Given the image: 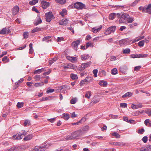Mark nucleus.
Wrapping results in <instances>:
<instances>
[{"label":"nucleus","instance_id":"nucleus-1","mask_svg":"<svg viewBox=\"0 0 151 151\" xmlns=\"http://www.w3.org/2000/svg\"><path fill=\"white\" fill-rule=\"evenodd\" d=\"M83 134L81 130H78L72 132L70 135L67 136L65 138L66 140H71L77 139L79 138Z\"/></svg>","mask_w":151,"mask_h":151},{"label":"nucleus","instance_id":"nucleus-2","mask_svg":"<svg viewBox=\"0 0 151 151\" xmlns=\"http://www.w3.org/2000/svg\"><path fill=\"white\" fill-rule=\"evenodd\" d=\"M27 132L25 131H22L20 134L18 133L13 136V139H14L20 140L23 137V135L25 136L27 134Z\"/></svg>","mask_w":151,"mask_h":151},{"label":"nucleus","instance_id":"nucleus-3","mask_svg":"<svg viewBox=\"0 0 151 151\" xmlns=\"http://www.w3.org/2000/svg\"><path fill=\"white\" fill-rule=\"evenodd\" d=\"M128 14L127 13H120L119 21L120 23H122L125 22L128 17Z\"/></svg>","mask_w":151,"mask_h":151},{"label":"nucleus","instance_id":"nucleus-4","mask_svg":"<svg viewBox=\"0 0 151 151\" xmlns=\"http://www.w3.org/2000/svg\"><path fill=\"white\" fill-rule=\"evenodd\" d=\"M116 27L115 26H111L107 29L104 32V34L106 35H108L111 33H114L115 31Z\"/></svg>","mask_w":151,"mask_h":151},{"label":"nucleus","instance_id":"nucleus-5","mask_svg":"<svg viewBox=\"0 0 151 151\" xmlns=\"http://www.w3.org/2000/svg\"><path fill=\"white\" fill-rule=\"evenodd\" d=\"M46 20L48 22H50L54 16L51 12L45 13Z\"/></svg>","mask_w":151,"mask_h":151},{"label":"nucleus","instance_id":"nucleus-6","mask_svg":"<svg viewBox=\"0 0 151 151\" xmlns=\"http://www.w3.org/2000/svg\"><path fill=\"white\" fill-rule=\"evenodd\" d=\"M74 7L75 8L82 9L85 7V6L84 4L80 2H77L75 3L74 4Z\"/></svg>","mask_w":151,"mask_h":151},{"label":"nucleus","instance_id":"nucleus-7","mask_svg":"<svg viewBox=\"0 0 151 151\" xmlns=\"http://www.w3.org/2000/svg\"><path fill=\"white\" fill-rule=\"evenodd\" d=\"M10 32L11 31L9 28L4 27L0 31V34L3 35L5 34H8L10 33Z\"/></svg>","mask_w":151,"mask_h":151},{"label":"nucleus","instance_id":"nucleus-8","mask_svg":"<svg viewBox=\"0 0 151 151\" xmlns=\"http://www.w3.org/2000/svg\"><path fill=\"white\" fill-rule=\"evenodd\" d=\"M143 12L151 14V4H148L147 7H143Z\"/></svg>","mask_w":151,"mask_h":151},{"label":"nucleus","instance_id":"nucleus-9","mask_svg":"<svg viewBox=\"0 0 151 151\" xmlns=\"http://www.w3.org/2000/svg\"><path fill=\"white\" fill-rule=\"evenodd\" d=\"M91 62H89L86 63H84L81 64L79 70H83L86 68L88 67L91 64Z\"/></svg>","mask_w":151,"mask_h":151},{"label":"nucleus","instance_id":"nucleus-10","mask_svg":"<svg viewBox=\"0 0 151 151\" xmlns=\"http://www.w3.org/2000/svg\"><path fill=\"white\" fill-rule=\"evenodd\" d=\"M19 8L17 6H14L12 9V14L15 15H16L19 12Z\"/></svg>","mask_w":151,"mask_h":151},{"label":"nucleus","instance_id":"nucleus-11","mask_svg":"<svg viewBox=\"0 0 151 151\" xmlns=\"http://www.w3.org/2000/svg\"><path fill=\"white\" fill-rule=\"evenodd\" d=\"M119 15L120 13H118L116 14L114 13H111L109 16V19L111 20H113L116 17H119Z\"/></svg>","mask_w":151,"mask_h":151},{"label":"nucleus","instance_id":"nucleus-12","mask_svg":"<svg viewBox=\"0 0 151 151\" xmlns=\"http://www.w3.org/2000/svg\"><path fill=\"white\" fill-rule=\"evenodd\" d=\"M80 41L79 40H77L73 42L72 44V46L74 48L75 50H77L78 46L80 44Z\"/></svg>","mask_w":151,"mask_h":151},{"label":"nucleus","instance_id":"nucleus-13","mask_svg":"<svg viewBox=\"0 0 151 151\" xmlns=\"http://www.w3.org/2000/svg\"><path fill=\"white\" fill-rule=\"evenodd\" d=\"M68 20L65 18H64L60 20L59 24L60 25H66L68 23Z\"/></svg>","mask_w":151,"mask_h":151},{"label":"nucleus","instance_id":"nucleus-14","mask_svg":"<svg viewBox=\"0 0 151 151\" xmlns=\"http://www.w3.org/2000/svg\"><path fill=\"white\" fill-rule=\"evenodd\" d=\"M41 5L43 8L45 9L49 6L50 4L48 2L42 1L41 2Z\"/></svg>","mask_w":151,"mask_h":151},{"label":"nucleus","instance_id":"nucleus-15","mask_svg":"<svg viewBox=\"0 0 151 151\" xmlns=\"http://www.w3.org/2000/svg\"><path fill=\"white\" fill-rule=\"evenodd\" d=\"M46 145L42 146H36L35 148V151H44V150H42V149L46 148Z\"/></svg>","mask_w":151,"mask_h":151},{"label":"nucleus","instance_id":"nucleus-16","mask_svg":"<svg viewBox=\"0 0 151 151\" xmlns=\"http://www.w3.org/2000/svg\"><path fill=\"white\" fill-rule=\"evenodd\" d=\"M76 68V67L74 66L73 64L72 63H69L68 64L67 66H64V68L65 69H66L68 68H71L75 69Z\"/></svg>","mask_w":151,"mask_h":151},{"label":"nucleus","instance_id":"nucleus-17","mask_svg":"<svg viewBox=\"0 0 151 151\" xmlns=\"http://www.w3.org/2000/svg\"><path fill=\"white\" fill-rule=\"evenodd\" d=\"M33 137L34 135L32 134H30L27 135L24 138L23 140L24 141L29 140L31 139Z\"/></svg>","mask_w":151,"mask_h":151},{"label":"nucleus","instance_id":"nucleus-18","mask_svg":"<svg viewBox=\"0 0 151 151\" xmlns=\"http://www.w3.org/2000/svg\"><path fill=\"white\" fill-rule=\"evenodd\" d=\"M110 143L111 145H113L115 146H123L124 145V144L123 143L120 142H110Z\"/></svg>","mask_w":151,"mask_h":151},{"label":"nucleus","instance_id":"nucleus-19","mask_svg":"<svg viewBox=\"0 0 151 151\" xmlns=\"http://www.w3.org/2000/svg\"><path fill=\"white\" fill-rule=\"evenodd\" d=\"M86 119L85 118H83L81 119V120L80 121L76 123H72L71 124L73 125H77L79 124H80L81 123V122H82V121L85 122L86 121Z\"/></svg>","mask_w":151,"mask_h":151},{"label":"nucleus","instance_id":"nucleus-20","mask_svg":"<svg viewBox=\"0 0 151 151\" xmlns=\"http://www.w3.org/2000/svg\"><path fill=\"white\" fill-rule=\"evenodd\" d=\"M99 84L101 86L103 87H106L107 84V83L106 81H104V80H102L100 81L99 83Z\"/></svg>","mask_w":151,"mask_h":151},{"label":"nucleus","instance_id":"nucleus-21","mask_svg":"<svg viewBox=\"0 0 151 151\" xmlns=\"http://www.w3.org/2000/svg\"><path fill=\"white\" fill-rule=\"evenodd\" d=\"M62 118L65 120H68L70 118V115L68 114L63 113L62 114Z\"/></svg>","mask_w":151,"mask_h":151},{"label":"nucleus","instance_id":"nucleus-22","mask_svg":"<svg viewBox=\"0 0 151 151\" xmlns=\"http://www.w3.org/2000/svg\"><path fill=\"white\" fill-rule=\"evenodd\" d=\"M51 40V38L50 36H47L44 37L42 40L43 41H45L46 42H48Z\"/></svg>","mask_w":151,"mask_h":151},{"label":"nucleus","instance_id":"nucleus-23","mask_svg":"<svg viewBox=\"0 0 151 151\" xmlns=\"http://www.w3.org/2000/svg\"><path fill=\"white\" fill-rule=\"evenodd\" d=\"M67 14V11L65 9H63L62 11L60 12V14L63 17L65 15Z\"/></svg>","mask_w":151,"mask_h":151},{"label":"nucleus","instance_id":"nucleus-24","mask_svg":"<svg viewBox=\"0 0 151 151\" xmlns=\"http://www.w3.org/2000/svg\"><path fill=\"white\" fill-rule=\"evenodd\" d=\"M68 60L72 63H74L77 60V58L76 57H72L70 56H68L67 57Z\"/></svg>","mask_w":151,"mask_h":151},{"label":"nucleus","instance_id":"nucleus-25","mask_svg":"<svg viewBox=\"0 0 151 151\" xmlns=\"http://www.w3.org/2000/svg\"><path fill=\"white\" fill-rule=\"evenodd\" d=\"M132 93L130 92H128L126 93L124 95L122 96V98H124L127 97H130L132 96Z\"/></svg>","mask_w":151,"mask_h":151},{"label":"nucleus","instance_id":"nucleus-26","mask_svg":"<svg viewBox=\"0 0 151 151\" xmlns=\"http://www.w3.org/2000/svg\"><path fill=\"white\" fill-rule=\"evenodd\" d=\"M42 22L41 19L39 17H37L36 22L34 24L35 25H37L38 24L41 23Z\"/></svg>","mask_w":151,"mask_h":151},{"label":"nucleus","instance_id":"nucleus-27","mask_svg":"<svg viewBox=\"0 0 151 151\" xmlns=\"http://www.w3.org/2000/svg\"><path fill=\"white\" fill-rule=\"evenodd\" d=\"M89 58V56L88 55L83 54L81 56V58L83 60L88 59Z\"/></svg>","mask_w":151,"mask_h":151},{"label":"nucleus","instance_id":"nucleus-28","mask_svg":"<svg viewBox=\"0 0 151 151\" xmlns=\"http://www.w3.org/2000/svg\"><path fill=\"white\" fill-rule=\"evenodd\" d=\"M134 20V18L132 17H130L129 15H128V18L127 19L126 22H127L128 23H132Z\"/></svg>","mask_w":151,"mask_h":151},{"label":"nucleus","instance_id":"nucleus-29","mask_svg":"<svg viewBox=\"0 0 151 151\" xmlns=\"http://www.w3.org/2000/svg\"><path fill=\"white\" fill-rule=\"evenodd\" d=\"M45 68H42L41 69H38L35 71L34 72V73L35 74H36L37 73H40L42 72V71H45L44 70Z\"/></svg>","mask_w":151,"mask_h":151},{"label":"nucleus","instance_id":"nucleus-30","mask_svg":"<svg viewBox=\"0 0 151 151\" xmlns=\"http://www.w3.org/2000/svg\"><path fill=\"white\" fill-rule=\"evenodd\" d=\"M44 85V83L43 82L36 83L34 84V86L35 87H41Z\"/></svg>","mask_w":151,"mask_h":151},{"label":"nucleus","instance_id":"nucleus-31","mask_svg":"<svg viewBox=\"0 0 151 151\" xmlns=\"http://www.w3.org/2000/svg\"><path fill=\"white\" fill-rule=\"evenodd\" d=\"M102 28V26H100V27L97 28H93L92 29V31L94 33H96L97 32L99 31Z\"/></svg>","mask_w":151,"mask_h":151},{"label":"nucleus","instance_id":"nucleus-32","mask_svg":"<svg viewBox=\"0 0 151 151\" xmlns=\"http://www.w3.org/2000/svg\"><path fill=\"white\" fill-rule=\"evenodd\" d=\"M93 79L91 77H86L84 79V81L86 83L92 81Z\"/></svg>","mask_w":151,"mask_h":151},{"label":"nucleus","instance_id":"nucleus-33","mask_svg":"<svg viewBox=\"0 0 151 151\" xmlns=\"http://www.w3.org/2000/svg\"><path fill=\"white\" fill-rule=\"evenodd\" d=\"M150 120L149 119H147L145 121V124L148 127L151 126V123L150 122Z\"/></svg>","mask_w":151,"mask_h":151},{"label":"nucleus","instance_id":"nucleus-34","mask_svg":"<svg viewBox=\"0 0 151 151\" xmlns=\"http://www.w3.org/2000/svg\"><path fill=\"white\" fill-rule=\"evenodd\" d=\"M111 135L112 136H114L116 138H119L120 137V135L117 132H114L111 134Z\"/></svg>","mask_w":151,"mask_h":151},{"label":"nucleus","instance_id":"nucleus-35","mask_svg":"<svg viewBox=\"0 0 151 151\" xmlns=\"http://www.w3.org/2000/svg\"><path fill=\"white\" fill-rule=\"evenodd\" d=\"M19 147L17 146H14L9 149L10 151H17L19 150L18 148Z\"/></svg>","mask_w":151,"mask_h":151},{"label":"nucleus","instance_id":"nucleus-36","mask_svg":"<svg viewBox=\"0 0 151 151\" xmlns=\"http://www.w3.org/2000/svg\"><path fill=\"white\" fill-rule=\"evenodd\" d=\"M70 76L71 79L73 80H77L78 78V77L76 75L72 73L70 74Z\"/></svg>","mask_w":151,"mask_h":151},{"label":"nucleus","instance_id":"nucleus-37","mask_svg":"<svg viewBox=\"0 0 151 151\" xmlns=\"http://www.w3.org/2000/svg\"><path fill=\"white\" fill-rule=\"evenodd\" d=\"M91 95V92L90 91H88L86 92V94L85 95V97L89 99L90 98V96Z\"/></svg>","mask_w":151,"mask_h":151},{"label":"nucleus","instance_id":"nucleus-38","mask_svg":"<svg viewBox=\"0 0 151 151\" xmlns=\"http://www.w3.org/2000/svg\"><path fill=\"white\" fill-rule=\"evenodd\" d=\"M38 0H33L29 1V4L31 5H35L38 2Z\"/></svg>","mask_w":151,"mask_h":151},{"label":"nucleus","instance_id":"nucleus-39","mask_svg":"<svg viewBox=\"0 0 151 151\" xmlns=\"http://www.w3.org/2000/svg\"><path fill=\"white\" fill-rule=\"evenodd\" d=\"M130 52L129 49L127 48L123 50V53L124 54H129Z\"/></svg>","mask_w":151,"mask_h":151},{"label":"nucleus","instance_id":"nucleus-40","mask_svg":"<svg viewBox=\"0 0 151 151\" xmlns=\"http://www.w3.org/2000/svg\"><path fill=\"white\" fill-rule=\"evenodd\" d=\"M41 30V28H38L37 27H36V28L33 29L32 31V33H35L37 32L40 31Z\"/></svg>","mask_w":151,"mask_h":151},{"label":"nucleus","instance_id":"nucleus-41","mask_svg":"<svg viewBox=\"0 0 151 151\" xmlns=\"http://www.w3.org/2000/svg\"><path fill=\"white\" fill-rule=\"evenodd\" d=\"M57 59V58L56 57H54V58L50 60L49 61V64L51 65L53 63L55 62Z\"/></svg>","mask_w":151,"mask_h":151},{"label":"nucleus","instance_id":"nucleus-42","mask_svg":"<svg viewBox=\"0 0 151 151\" xmlns=\"http://www.w3.org/2000/svg\"><path fill=\"white\" fill-rule=\"evenodd\" d=\"M24 106V103L22 102H18L17 104V108L18 109L21 108V107H23Z\"/></svg>","mask_w":151,"mask_h":151},{"label":"nucleus","instance_id":"nucleus-43","mask_svg":"<svg viewBox=\"0 0 151 151\" xmlns=\"http://www.w3.org/2000/svg\"><path fill=\"white\" fill-rule=\"evenodd\" d=\"M100 99H97L96 100L93 101V102H91L90 104L91 105H93L94 104H96L99 102Z\"/></svg>","mask_w":151,"mask_h":151},{"label":"nucleus","instance_id":"nucleus-44","mask_svg":"<svg viewBox=\"0 0 151 151\" xmlns=\"http://www.w3.org/2000/svg\"><path fill=\"white\" fill-rule=\"evenodd\" d=\"M144 36H143L142 37L139 36L138 37L136 38L133 41V42H136L137 41L141 39H142L144 38Z\"/></svg>","mask_w":151,"mask_h":151},{"label":"nucleus","instance_id":"nucleus-45","mask_svg":"<svg viewBox=\"0 0 151 151\" xmlns=\"http://www.w3.org/2000/svg\"><path fill=\"white\" fill-rule=\"evenodd\" d=\"M57 3L61 4H64L66 2V0H55Z\"/></svg>","mask_w":151,"mask_h":151},{"label":"nucleus","instance_id":"nucleus-46","mask_svg":"<svg viewBox=\"0 0 151 151\" xmlns=\"http://www.w3.org/2000/svg\"><path fill=\"white\" fill-rule=\"evenodd\" d=\"M111 74L113 75H115L117 73V70L115 68L111 70Z\"/></svg>","mask_w":151,"mask_h":151},{"label":"nucleus","instance_id":"nucleus-47","mask_svg":"<svg viewBox=\"0 0 151 151\" xmlns=\"http://www.w3.org/2000/svg\"><path fill=\"white\" fill-rule=\"evenodd\" d=\"M93 43L91 42H88L86 43V48H87L89 47H93Z\"/></svg>","mask_w":151,"mask_h":151},{"label":"nucleus","instance_id":"nucleus-48","mask_svg":"<svg viewBox=\"0 0 151 151\" xmlns=\"http://www.w3.org/2000/svg\"><path fill=\"white\" fill-rule=\"evenodd\" d=\"M118 7H119V8L120 9H124V10L125 11L129 9V8L128 7H125L123 6H118Z\"/></svg>","mask_w":151,"mask_h":151},{"label":"nucleus","instance_id":"nucleus-49","mask_svg":"<svg viewBox=\"0 0 151 151\" xmlns=\"http://www.w3.org/2000/svg\"><path fill=\"white\" fill-rule=\"evenodd\" d=\"M77 99L76 98L72 99L70 101V103L71 104H74L77 102Z\"/></svg>","mask_w":151,"mask_h":151},{"label":"nucleus","instance_id":"nucleus-50","mask_svg":"<svg viewBox=\"0 0 151 151\" xmlns=\"http://www.w3.org/2000/svg\"><path fill=\"white\" fill-rule=\"evenodd\" d=\"M140 0H135V1L132 3L130 5V6H135L139 1Z\"/></svg>","mask_w":151,"mask_h":151},{"label":"nucleus","instance_id":"nucleus-51","mask_svg":"<svg viewBox=\"0 0 151 151\" xmlns=\"http://www.w3.org/2000/svg\"><path fill=\"white\" fill-rule=\"evenodd\" d=\"M145 40H142L139 41L138 43V45L140 47L143 46L144 44Z\"/></svg>","mask_w":151,"mask_h":151},{"label":"nucleus","instance_id":"nucleus-52","mask_svg":"<svg viewBox=\"0 0 151 151\" xmlns=\"http://www.w3.org/2000/svg\"><path fill=\"white\" fill-rule=\"evenodd\" d=\"M147 56V55L144 54H138V58H145Z\"/></svg>","mask_w":151,"mask_h":151},{"label":"nucleus","instance_id":"nucleus-53","mask_svg":"<svg viewBox=\"0 0 151 151\" xmlns=\"http://www.w3.org/2000/svg\"><path fill=\"white\" fill-rule=\"evenodd\" d=\"M34 78L35 79V80L36 81H39L41 78V77L40 75H36L34 77Z\"/></svg>","mask_w":151,"mask_h":151},{"label":"nucleus","instance_id":"nucleus-54","mask_svg":"<svg viewBox=\"0 0 151 151\" xmlns=\"http://www.w3.org/2000/svg\"><path fill=\"white\" fill-rule=\"evenodd\" d=\"M149 147H146L141 148L140 150V151H148Z\"/></svg>","mask_w":151,"mask_h":151},{"label":"nucleus","instance_id":"nucleus-55","mask_svg":"<svg viewBox=\"0 0 151 151\" xmlns=\"http://www.w3.org/2000/svg\"><path fill=\"white\" fill-rule=\"evenodd\" d=\"M120 106L121 107L124 108H125L127 107V104H126V103H121L120 104Z\"/></svg>","mask_w":151,"mask_h":151},{"label":"nucleus","instance_id":"nucleus-56","mask_svg":"<svg viewBox=\"0 0 151 151\" xmlns=\"http://www.w3.org/2000/svg\"><path fill=\"white\" fill-rule=\"evenodd\" d=\"M23 36L24 39L27 38L28 37V33L27 32H24L23 34Z\"/></svg>","mask_w":151,"mask_h":151},{"label":"nucleus","instance_id":"nucleus-57","mask_svg":"<svg viewBox=\"0 0 151 151\" xmlns=\"http://www.w3.org/2000/svg\"><path fill=\"white\" fill-rule=\"evenodd\" d=\"M148 137L146 136H145L143 137V138L142 139V140L144 143H146L147 142L148 140Z\"/></svg>","mask_w":151,"mask_h":151},{"label":"nucleus","instance_id":"nucleus-58","mask_svg":"<svg viewBox=\"0 0 151 151\" xmlns=\"http://www.w3.org/2000/svg\"><path fill=\"white\" fill-rule=\"evenodd\" d=\"M98 70L97 69H94L93 71V73L94 74V76L95 77H96L97 76V73Z\"/></svg>","mask_w":151,"mask_h":151},{"label":"nucleus","instance_id":"nucleus-59","mask_svg":"<svg viewBox=\"0 0 151 151\" xmlns=\"http://www.w3.org/2000/svg\"><path fill=\"white\" fill-rule=\"evenodd\" d=\"M145 112L148 114L149 116H151V109H148L145 111Z\"/></svg>","mask_w":151,"mask_h":151},{"label":"nucleus","instance_id":"nucleus-60","mask_svg":"<svg viewBox=\"0 0 151 151\" xmlns=\"http://www.w3.org/2000/svg\"><path fill=\"white\" fill-rule=\"evenodd\" d=\"M141 67V66H136L134 68V70L137 71H138L140 70Z\"/></svg>","mask_w":151,"mask_h":151},{"label":"nucleus","instance_id":"nucleus-61","mask_svg":"<svg viewBox=\"0 0 151 151\" xmlns=\"http://www.w3.org/2000/svg\"><path fill=\"white\" fill-rule=\"evenodd\" d=\"M110 117L113 119H117L118 117V115H114L112 114H110L109 115Z\"/></svg>","mask_w":151,"mask_h":151},{"label":"nucleus","instance_id":"nucleus-62","mask_svg":"<svg viewBox=\"0 0 151 151\" xmlns=\"http://www.w3.org/2000/svg\"><path fill=\"white\" fill-rule=\"evenodd\" d=\"M145 131L144 129L142 128L141 129H139L138 130V133L140 134H142Z\"/></svg>","mask_w":151,"mask_h":151},{"label":"nucleus","instance_id":"nucleus-63","mask_svg":"<svg viewBox=\"0 0 151 151\" xmlns=\"http://www.w3.org/2000/svg\"><path fill=\"white\" fill-rule=\"evenodd\" d=\"M130 56V57L132 58H138V54H137L131 55Z\"/></svg>","mask_w":151,"mask_h":151},{"label":"nucleus","instance_id":"nucleus-64","mask_svg":"<svg viewBox=\"0 0 151 151\" xmlns=\"http://www.w3.org/2000/svg\"><path fill=\"white\" fill-rule=\"evenodd\" d=\"M56 118V117H55L52 119H47V120L48 121L51 123H53L55 121Z\"/></svg>","mask_w":151,"mask_h":151}]
</instances>
